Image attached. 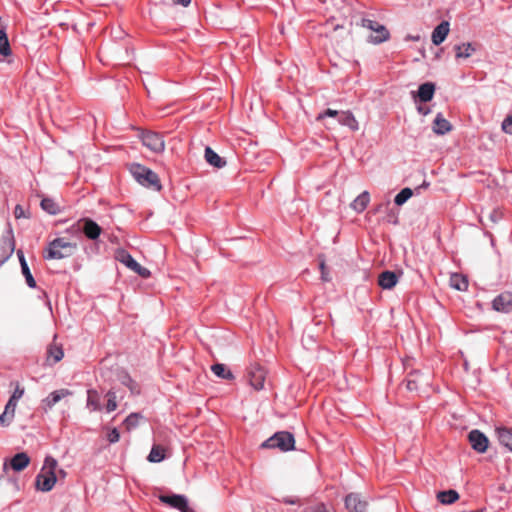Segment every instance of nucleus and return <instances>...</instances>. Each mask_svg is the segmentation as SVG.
Segmentation results:
<instances>
[{
  "mask_svg": "<svg viewBox=\"0 0 512 512\" xmlns=\"http://www.w3.org/2000/svg\"><path fill=\"white\" fill-rule=\"evenodd\" d=\"M57 461L51 456H47L40 473L36 477V488L43 492H48L54 487L57 476Z\"/></svg>",
  "mask_w": 512,
  "mask_h": 512,
  "instance_id": "f257e3e1",
  "label": "nucleus"
},
{
  "mask_svg": "<svg viewBox=\"0 0 512 512\" xmlns=\"http://www.w3.org/2000/svg\"><path fill=\"white\" fill-rule=\"evenodd\" d=\"M130 172L140 185L157 191L161 190L162 186L158 175L148 167L135 163L130 166Z\"/></svg>",
  "mask_w": 512,
  "mask_h": 512,
  "instance_id": "f03ea898",
  "label": "nucleus"
},
{
  "mask_svg": "<svg viewBox=\"0 0 512 512\" xmlns=\"http://www.w3.org/2000/svg\"><path fill=\"white\" fill-rule=\"evenodd\" d=\"M77 249V244L67 241L64 238H56L51 241L48 248L45 251L44 258L47 260L51 259H63L70 257L74 254Z\"/></svg>",
  "mask_w": 512,
  "mask_h": 512,
  "instance_id": "7ed1b4c3",
  "label": "nucleus"
},
{
  "mask_svg": "<svg viewBox=\"0 0 512 512\" xmlns=\"http://www.w3.org/2000/svg\"><path fill=\"white\" fill-rule=\"evenodd\" d=\"M294 436L287 432L281 431L275 433L261 444L262 448H279L281 451H289L294 449Z\"/></svg>",
  "mask_w": 512,
  "mask_h": 512,
  "instance_id": "20e7f679",
  "label": "nucleus"
},
{
  "mask_svg": "<svg viewBox=\"0 0 512 512\" xmlns=\"http://www.w3.org/2000/svg\"><path fill=\"white\" fill-rule=\"evenodd\" d=\"M116 259L139 276L143 278L150 276V271L147 268L142 267L126 250H117Z\"/></svg>",
  "mask_w": 512,
  "mask_h": 512,
  "instance_id": "39448f33",
  "label": "nucleus"
},
{
  "mask_svg": "<svg viewBox=\"0 0 512 512\" xmlns=\"http://www.w3.org/2000/svg\"><path fill=\"white\" fill-rule=\"evenodd\" d=\"M362 26L368 28L376 33L375 36L371 37V42L374 44H380L389 39V31L386 27L377 21L370 19H362Z\"/></svg>",
  "mask_w": 512,
  "mask_h": 512,
  "instance_id": "423d86ee",
  "label": "nucleus"
},
{
  "mask_svg": "<svg viewBox=\"0 0 512 512\" xmlns=\"http://www.w3.org/2000/svg\"><path fill=\"white\" fill-rule=\"evenodd\" d=\"M142 143L154 153H162L165 149V141L163 137L156 132H145L142 134Z\"/></svg>",
  "mask_w": 512,
  "mask_h": 512,
  "instance_id": "0eeeda50",
  "label": "nucleus"
},
{
  "mask_svg": "<svg viewBox=\"0 0 512 512\" xmlns=\"http://www.w3.org/2000/svg\"><path fill=\"white\" fill-rule=\"evenodd\" d=\"M247 376L249 379L250 385L255 390H261L264 388V382L266 379V371L264 367L259 364H252L248 368Z\"/></svg>",
  "mask_w": 512,
  "mask_h": 512,
  "instance_id": "6e6552de",
  "label": "nucleus"
},
{
  "mask_svg": "<svg viewBox=\"0 0 512 512\" xmlns=\"http://www.w3.org/2000/svg\"><path fill=\"white\" fill-rule=\"evenodd\" d=\"M428 386H430V376L423 375L419 371L410 373L406 380V388L412 392H418Z\"/></svg>",
  "mask_w": 512,
  "mask_h": 512,
  "instance_id": "1a4fd4ad",
  "label": "nucleus"
},
{
  "mask_svg": "<svg viewBox=\"0 0 512 512\" xmlns=\"http://www.w3.org/2000/svg\"><path fill=\"white\" fill-rule=\"evenodd\" d=\"M159 500L181 512H192L188 505V500L184 495H160Z\"/></svg>",
  "mask_w": 512,
  "mask_h": 512,
  "instance_id": "9d476101",
  "label": "nucleus"
},
{
  "mask_svg": "<svg viewBox=\"0 0 512 512\" xmlns=\"http://www.w3.org/2000/svg\"><path fill=\"white\" fill-rule=\"evenodd\" d=\"M78 225L84 235L90 240L98 239L102 232V228L90 218L80 219Z\"/></svg>",
  "mask_w": 512,
  "mask_h": 512,
  "instance_id": "9b49d317",
  "label": "nucleus"
},
{
  "mask_svg": "<svg viewBox=\"0 0 512 512\" xmlns=\"http://www.w3.org/2000/svg\"><path fill=\"white\" fill-rule=\"evenodd\" d=\"M469 442L471 444V447L479 452L484 453L488 448V438L485 436L484 433L480 432L479 430L475 429L472 430L468 435Z\"/></svg>",
  "mask_w": 512,
  "mask_h": 512,
  "instance_id": "f8f14e48",
  "label": "nucleus"
},
{
  "mask_svg": "<svg viewBox=\"0 0 512 512\" xmlns=\"http://www.w3.org/2000/svg\"><path fill=\"white\" fill-rule=\"evenodd\" d=\"M72 392L68 389H59L51 392L45 399L42 400V409L48 412L55 404L63 398L70 396Z\"/></svg>",
  "mask_w": 512,
  "mask_h": 512,
  "instance_id": "ddd939ff",
  "label": "nucleus"
},
{
  "mask_svg": "<svg viewBox=\"0 0 512 512\" xmlns=\"http://www.w3.org/2000/svg\"><path fill=\"white\" fill-rule=\"evenodd\" d=\"M493 309L498 312L512 311V294L509 292L498 295L492 302Z\"/></svg>",
  "mask_w": 512,
  "mask_h": 512,
  "instance_id": "4468645a",
  "label": "nucleus"
},
{
  "mask_svg": "<svg viewBox=\"0 0 512 512\" xmlns=\"http://www.w3.org/2000/svg\"><path fill=\"white\" fill-rule=\"evenodd\" d=\"M345 506L350 512H366L367 502L358 494L351 493L345 498Z\"/></svg>",
  "mask_w": 512,
  "mask_h": 512,
  "instance_id": "2eb2a0df",
  "label": "nucleus"
},
{
  "mask_svg": "<svg viewBox=\"0 0 512 512\" xmlns=\"http://www.w3.org/2000/svg\"><path fill=\"white\" fill-rule=\"evenodd\" d=\"M399 280V276L393 271H384L378 276V284L382 289H392Z\"/></svg>",
  "mask_w": 512,
  "mask_h": 512,
  "instance_id": "dca6fc26",
  "label": "nucleus"
},
{
  "mask_svg": "<svg viewBox=\"0 0 512 512\" xmlns=\"http://www.w3.org/2000/svg\"><path fill=\"white\" fill-rule=\"evenodd\" d=\"M449 23L447 21L441 22L432 32V42L434 45H440L446 39L449 33Z\"/></svg>",
  "mask_w": 512,
  "mask_h": 512,
  "instance_id": "f3484780",
  "label": "nucleus"
},
{
  "mask_svg": "<svg viewBox=\"0 0 512 512\" xmlns=\"http://www.w3.org/2000/svg\"><path fill=\"white\" fill-rule=\"evenodd\" d=\"M17 403L18 402L9 398L3 413L0 415V424L2 426H8L12 422L15 415Z\"/></svg>",
  "mask_w": 512,
  "mask_h": 512,
  "instance_id": "a211bd4d",
  "label": "nucleus"
},
{
  "mask_svg": "<svg viewBox=\"0 0 512 512\" xmlns=\"http://www.w3.org/2000/svg\"><path fill=\"white\" fill-rule=\"evenodd\" d=\"M452 125L450 122L443 117L441 113H438L433 121V131L438 135H444L451 131Z\"/></svg>",
  "mask_w": 512,
  "mask_h": 512,
  "instance_id": "6ab92c4d",
  "label": "nucleus"
},
{
  "mask_svg": "<svg viewBox=\"0 0 512 512\" xmlns=\"http://www.w3.org/2000/svg\"><path fill=\"white\" fill-rule=\"evenodd\" d=\"M338 122L339 124L348 127L352 131H357L359 129L358 121L350 111H341Z\"/></svg>",
  "mask_w": 512,
  "mask_h": 512,
  "instance_id": "aec40b11",
  "label": "nucleus"
},
{
  "mask_svg": "<svg viewBox=\"0 0 512 512\" xmlns=\"http://www.w3.org/2000/svg\"><path fill=\"white\" fill-rule=\"evenodd\" d=\"M205 160L213 167L223 168L226 166V161L221 158L211 147L205 148Z\"/></svg>",
  "mask_w": 512,
  "mask_h": 512,
  "instance_id": "412c9836",
  "label": "nucleus"
},
{
  "mask_svg": "<svg viewBox=\"0 0 512 512\" xmlns=\"http://www.w3.org/2000/svg\"><path fill=\"white\" fill-rule=\"evenodd\" d=\"M370 202V194L367 191L362 192L351 203L350 207L357 213L363 212Z\"/></svg>",
  "mask_w": 512,
  "mask_h": 512,
  "instance_id": "4be33fe9",
  "label": "nucleus"
},
{
  "mask_svg": "<svg viewBox=\"0 0 512 512\" xmlns=\"http://www.w3.org/2000/svg\"><path fill=\"white\" fill-rule=\"evenodd\" d=\"M496 433L499 442L512 451V428L498 427Z\"/></svg>",
  "mask_w": 512,
  "mask_h": 512,
  "instance_id": "5701e85b",
  "label": "nucleus"
},
{
  "mask_svg": "<svg viewBox=\"0 0 512 512\" xmlns=\"http://www.w3.org/2000/svg\"><path fill=\"white\" fill-rule=\"evenodd\" d=\"M30 462L29 456L24 453H17L10 461V465L15 471H22L25 469Z\"/></svg>",
  "mask_w": 512,
  "mask_h": 512,
  "instance_id": "b1692460",
  "label": "nucleus"
},
{
  "mask_svg": "<svg viewBox=\"0 0 512 512\" xmlns=\"http://www.w3.org/2000/svg\"><path fill=\"white\" fill-rule=\"evenodd\" d=\"M435 85L431 82L423 83L418 88V97L422 102H428L433 98Z\"/></svg>",
  "mask_w": 512,
  "mask_h": 512,
  "instance_id": "393cba45",
  "label": "nucleus"
},
{
  "mask_svg": "<svg viewBox=\"0 0 512 512\" xmlns=\"http://www.w3.org/2000/svg\"><path fill=\"white\" fill-rule=\"evenodd\" d=\"M0 249L3 250L4 259H8L14 251V240L11 230L8 231L6 236H3L0 241Z\"/></svg>",
  "mask_w": 512,
  "mask_h": 512,
  "instance_id": "a878e982",
  "label": "nucleus"
},
{
  "mask_svg": "<svg viewBox=\"0 0 512 512\" xmlns=\"http://www.w3.org/2000/svg\"><path fill=\"white\" fill-rule=\"evenodd\" d=\"M450 286L458 291H465L468 288V280L465 276L454 273L450 277Z\"/></svg>",
  "mask_w": 512,
  "mask_h": 512,
  "instance_id": "bb28decb",
  "label": "nucleus"
},
{
  "mask_svg": "<svg viewBox=\"0 0 512 512\" xmlns=\"http://www.w3.org/2000/svg\"><path fill=\"white\" fill-rule=\"evenodd\" d=\"M437 499L442 504H452L459 499V494L456 490L441 491L437 494Z\"/></svg>",
  "mask_w": 512,
  "mask_h": 512,
  "instance_id": "cd10ccee",
  "label": "nucleus"
},
{
  "mask_svg": "<svg viewBox=\"0 0 512 512\" xmlns=\"http://www.w3.org/2000/svg\"><path fill=\"white\" fill-rule=\"evenodd\" d=\"M87 408L91 411H99L101 409L100 397L96 390L87 391Z\"/></svg>",
  "mask_w": 512,
  "mask_h": 512,
  "instance_id": "c85d7f7f",
  "label": "nucleus"
},
{
  "mask_svg": "<svg viewBox=\"0 0 512 512\" xmlns=\"http://www.w3.org/2000/svg\"><path fill=\"white\" fill-rule=\"evenodd\" d=\"M165 449L160 445H153L147 457L151 463H159L165 459Z\"/></svg>",
  "mask_w": 512,
  "mask_h": 512,
  "instance_id": "c756f323",
  "label": "nucleus"
},
{
  "mask_svg": "<svg viewBox=\"0 0 512 512\" xmlns=\"http://www.w3.org/2000/svg\"><path fill=\"white\" fill-rule=\"evenodd\" d=\"M456 51V58H469L474 52L475 47L471 43H463L454 47Z\"/></svg>",
  "mask_w": 512,
  "mask_h": 512,
  "instance_id": "7c9ffc66",
  "label": "nucleus"
},
{
  "mask_svg": "<svg viewBox=\"0 0 512 512\" xmlns=\"http://www.w3.org/2000/svg\"><path fill=\"white\" fill-rule=\"evenodd\" d=\"M212 372L219 378L222 379H233V374L230 370L226 368L224 364H214L211 367Z\"/></svg>",
  "mask_w": 512,
  "mask_h": 512,
  "instance_id": "2f4dec72",
  "label": "nucleus"
},
{
  "mask_svg": "<svg viewBox=\"0 0 512 512\" xmlns=\"http://www.w3.org/2000/svg\"><path fill=\"white\" fill-rule=\"evenodd\" d=\"M41 208L51 215H56L60 209L57 203L50 198H43L41 201Z\"/></svg>",
  "mask_w": 512,
  "mask_h": 512,
  "instance_id": "473e14b6",
  "label": "nucleus"
},
{
  "mask_svg": "<svg viewBox=\"0 0 512 512\" xmlns=\"http://www.w3.org/2000/svg\"><path fill=\"white\" fill-rule=\"evenodd\" d=\"M413 195V191L410 188L402 189L394 198L396 205L401 206L406 203Z\"/></svg>",
  "mask_w": 512,
  "mask_h": 512,
  "instance_id": "72a5a7b5",
  "label": "nucleus"
},
{
  "mask_svg": "<svg viewBox=\"0 0 512 512\" xmlns=\"http://www.w3.org/2000/svg\"><path fill=\"white\" fill-rule=\"evenodd\" d=\"M142 416L138 413H131L129 416L126 417L124 420V425L127 430H132L136 428L139 425L140 419Z\"/></svg>",
  "mask_w": 512,
  "mask_h": 512,
  "instance_id": "f704fd0d",
  "label": "nucleus"
},
{
  "mask_svg": "<svg viewBox=\"0 0 512 512\" xmlns=\"http://www.w3.org/2000/svg\"><path fill=\"white\" fill-rule=\"evenodd\" d=\"M21 270H22V274L25 277L27 285L30 288H35L36 287V282H35V279L33 278L32 274H31V271H30L29 266H28L26 261H22Z\"/></svg>",
  "mask_w": 512,
  "mask_h": 512,
  "instance_id": "c9c22d12",
  "label": "nucleus"
},
{
  "mask_svg": "<svg viewBox=\"0 0 512 512\" xmlns=\"http://www.w3.org/2000/svg\"><path fill=\"white\" fill-rule=\"evenodd\" d=\"M64 356L63 350L60 346H50L48 349V357L53 359L54 363L59 362Z\"/></svg>",
  "mask_w": 512,
  "mask_h": 512,
  "instance_id": "e433bc0d",
  "label": "nucleus"
},
{
  "mask_svg": "<svg viewBox=\"0 0 512 512\" xmlns=\"http://www.w3.org/2000/svg\"><path fill=\"white\" fill-rule=\"evenodd\" d=\"M106 397L108 398L107 405H106L107 412H112V411L116 410V408H117L116 393L113 390H110L107 392Z\"/></svg>",
  "mask_w": 512,
  "mask_h": 512,
  "instance_id": "4c0bfd02",
  "label": "nucleus"
},
{
  "mask_svg": "<svg viewBox=\"0 0 512 512\" xmlns=\"http://www.w3.org/2000/svg\"><path fill=\"white\" fill-rule=\"evenodd\" d=\"M120 381L123 385L127 386L131 393H138L137 384L132 380V378L128 374H123L120 377Z\"/></svg>",
  "mask_w": 512,
  "mask_h": 512,
  "instance_id": "58836bf2",
  "label": "nucleus"
},
{
  "mask_svg": "<svg viewBox=\"0 0 512 512\" xmlns=\"http://www.w3.org/2000/svg\"><path fill=\"white\" fill-rule=\"evenodd\" d=\"M486 217L492 223H497L501 219L502 213L498 210H493L491 212H488Z\"/></svg>",
  "mask_w": 512,
  "mask_h": 512,
  "instance_id": "ea45409f",
  "label": "nucleus"
},
{
  "mask_svg": "<svg viewBox=\"0 0 512 512\" xmlns=\"http://www.w3.org/2000/svg\"><path fill=\"white\" fill-rule=\"evenodd\" d=\"M24 392H25L24 388L21 387L19 384H17L13 394L10 397V399L18 402L19 399L22 398V396L24 395Z\"/></svg>",
  "mask_w": 512,
  "mask_h": 512,
  "instance_id": "a19ab883",
  "label": "nucleus"
},
{
  "mask_svg": "<svg viewBox=\"0 0 512 512\" xmlns=\"http://www.w3.org/2000/svg\"><path fill=\"white\" fill-rule=\"evenodd\" d=\"M107 439L110 443H116L120 439V433L116 428H113L109 431L107 435Z\"/></svg>",
  "mask_w": 512,
  "mask_h": 512,
  "instance_id": "79ce46f5",
  "label": "nucleus"
},
{
  "mask_svg": "<svg viewBox=\"0 0 512 512\" xmlns=\"http://www.w3.org/2000/svg\"><path fill=\"white\" fill-rule=\"evenodd\" d=\"M339 115H340V112H338L337 110L327 109L326 111H324L323 113L318 115L317 120H321L324 117H338L339 118Z\"/></svg>",
  "mask_w": 512,
  "mask_h": 512,
  "instance_id": "37998d69",
  "label": "nucleus"
},
{
  "mask_svg": "<svg viewBox=\"0 0 512 512\" xmlns=\"http://www.w3.org/2000/svg\"><path fill=\"white\" fill-rule=\"evenodd\" d=\"M502 129L508 134H512V115L508 116L502 123Z\"/></svg>",
  "mask_w": 512,
  "mask_h": 512,
  "instance_id": "c03bdc74",
  "label": "nucleus"
},
{
  "mask_svg": "<svg viewBox=\"0 0 512 512\" xmlns=\"http://www.w3.org/2000/svg\"><path fill=\"white\" fill-rule=\"evenodd\" d=\"M320 270H321V278L323 281H329L330 277L328 276V272L326 271L325 261H320Z\"/></svg>",
  "mask_w": 512,
  "mask_h": 512,
  "instance_id": "a18cd8bd",
  "label": "nucleus"
},
{
  "mask_svg": "<svg viewBox=\"0 0 512 512\" xmlns=\"http://www.w3.org/2000/svg\"><path fill=\"white\" fill-rule=\"evenodd\" d=\"M14 215L17 219L25 217V212H24V209L22 208V206L16 205V207L14 209Z\"/></svg>",
  "mask_w": 512,
  "mask_h": 512,
  "instance_id": "49530a36",
  "label": "nucleus"
},
{
  "mask_svg": "<svg viewBox=\"0 0 512 512\" xmlns=\"http://www.w3.org/2000/svg\"><path fill=\"white\" fill-rule=\"evenodd\" d=\"M175 5H181L183 7H187L190 5L191 0H172Z\"/></svg>",
  "mask_w": 512,
  "mask_h": 512,
  "instance_id": "de8ad7c7",
  "label": "nucleus"
},
{
  "mask_svg": "<svg viewBox=\"0 0 512 512\" xmlns=\"http://www.w3.org/2000/svg\"><path fill=\"white\" fill-rule=\"evenodd\" d=\"M283 502L286 504H298L299 500L297 498L285 497Z\"/></svg>",
  "mask_w": 512,
  "mask_h": 512,
  "instance_id": "09e8293b",
  "label": "nucleus"
},
{
  "mask_svg": "<svg viewBox=\"0 0 512 512\" xmlns=\"http://www.w3.org/2000/svg\"><path fill=\"white\" fill-rule=\"evenodd\" d=\"M314 512H328L324 504H318L313 509Z\"/></svg>",
  "mask_w": 512,
  "mask_h": 512,
  "instance_id": "8fccbe9b",
  "label": "nucleus"
},
{
  "mask_svg": "<svg viewBox=\"0 0 512 512\" xmlns=\"http://www.w3.org/2000/svg\"><path fill=\"white\" fill-rule=\"evenodd\" d=\"M405 39L411 41H419L420 35H407Z\"/></svg>",
  "mask_w": 512,
  "mask_h": 512,
  "instance_id": "3c124183",
  "label": "nucleus"
},
{
  "mask_svg": "<svg viewBox=\"0 0 512 512\" xmlns=\"http://www.w3.org/2000/svg\"><path fill=\"white\" fill-rule=\"evenodd\" d=\"M418 111H419V113H421L423 115H427L430 112V110L428 108H424L422 106L418 107Z\"/></svg>",
  "mask_w": 512,
  "mask_h": 512,
  "instance_id": "603ef678",
  "label": "nucleus"
},
{
  "mask_svg": "<svg viewBox=\"0 0 512 512\" xmlns=\"http://www.w3.org/2000/svg\"><path fill=\"white\" fill-rule=\"evenodd\" d=\"M17 255H18V258H19V261H20V265L22 266V261H26L25 257H24V254H23V252L21 250H19L17 252Z\"/></svg>",
  "mask_w": 512,
  "mask_h": 512,
  "instance_id": "864d4df0",
  "label": "nucleus"
},
{
  "mask_svg": "<svg viewBox=\"0 0 512 512\" xmlns=\"http://www.w3.org/2000/svg\"><path fill=\"white\" fill-rule=\"evenodd\" d=\"M59 473L63 476H65V472L63 470H60Z\"/></svg>",
  "mask_w": 512,
  "mask_h": 512,
  "instance_id": "5fc2aeb1",
  "label": "nucleus"
}]
</instances>
